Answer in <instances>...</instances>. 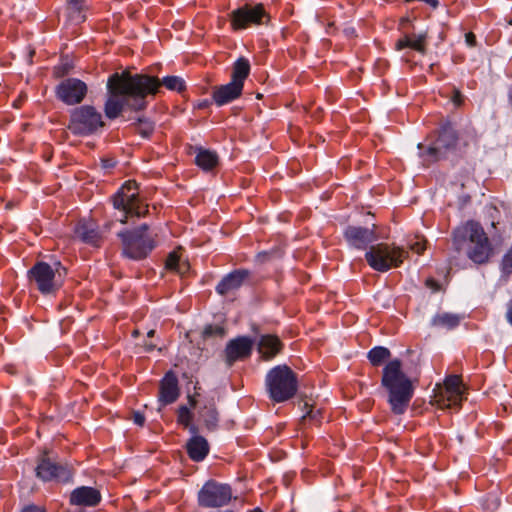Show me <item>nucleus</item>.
I'll list each match as a JSON object with an SVG mask.
<instances>
[{
  "instance_id": "1",
  "label": "nucleus",
  "mask_w": 512,
  "mask_h": 512,
  "mask_svg": "<svg viewBox=\"0 0 512 512\" xmlns=\"http://www.w3.org/2000/svg\"><path fill=\"white\" fill-rule=\"evenodd\" d=\"M155 76L146 74L114 73L107 82L109 96L104 111L108 118H117L125 107L141 110L146 106L145 98L159 90Z\"/></svg>"
},
{
  "instance_id": "2",
  "label": "nucleus",
  "mask_w": 512,
  "mask_h": 512,
  "mask_svg": "<svg viewBox=\"0 0 512 512\" xmlns=\"http://www.w3.org/2000/svg\"><path fill=\"white\" fill-rule=\"evenodd\" d=\"M381 386L387 392V401L395 414H403L414 395L411 379L402 369L399 359L390 360L382 370Z\"/></svg>"
},
{
  "instance_id": "3",
  "label": "nucleus",
  "mask_w": 512,
  "mask_h": 512,
  "mask_svg": "<svg viewBox=\"0 0 512 512\" xmlns=\"http://www.w3.org/2000/svg\"><path fill=\"white\" fill-rule=\"evenodd\" d=\"M453 245L461 251L468 241L467 257L476 264H485L493 256L494 249L486 232L477 221L469 220L453 232Z\"/></svg>"
},
{
  "instance_id": "4",
  "label": "nucleus",
  "mask_w": 512,
  "mask_h": 512,
  "mask_svg": "<svg viewBox=\"0 0 512 512\" xmlns=\"http://www.w3.org/2000/svg\"><path fill=\"white\" fill-rule=\"evenodd\" d=\"M66 268L59 261H39L28 271V279L44 295L55 294L64 283Z\"/></svg>"
},
{
  "instance_id": "5",
  "label": "nucleus",
  "mask_w": 512,
  "mask_h": 512,
  "mask_svg": "<svg viewBox=\"0 0 512 512\" xmlns=\"http://www.w3.org/2000/svg\"><path fill=\"white\" fill-rule=\"evenodd\" d=\"M265 383L270 398L278 403L291 399L298 389L296 374L287 365L272 368L266 375Z\"/></svg>"
},
{
  "instance_id": "6",
  "label": "nucleus",
  "mask_w": 512,
  "mask_h": 512,
  "mask_svg": "<svg viewBox=\"0 0 512 512\" xmlns=\"http://www.w3.org/2000/svg\"><path fill=\"white\" fill-rule=\"evenodd\" d=\"M113 206L119 210L120 216L116 220L125 224L129 216H143L148 212L147 205L139 199V189L135 181H126L112 198Z\"/></svg>"
},
{
  "instance_id": "7",
  "label": "nucleus",
  "mask_w": 512,
  "mask_h": 512,
  "mask_svg": "<svg viewBox=\"0 0 512 512\" xmlns=\"http://www.w3.org/2000/svg\"><path fill=\"white\" fill-rule=\"evenodd\" d=\"M149 227L146 224L138 228L125 231L119 234L123 243V253L130 259L141 260L155 248L156 234L149 233Z\"/></svg>"
},
{
  "instance_id": "8",
  "label": "nucleus",
  "mask_w": 512,
  "mask_h": 512,
  "mask_svg": "<svg viewBox=\"0 0 512 512\" xmlns=\"http://www.w3.org/2000/svg\"><path fill=\"white\" fill-rule=\"evenodd\" d=\"M406 256L407 252L403 249L386 243L371 246L365 254L369 266L379 272L400 266Z\"/></svg>"
},
{
  "instance_id": "9",
  "label": "nucleus",
  "mask_w": 512,
  "mask_h": 512,
  "mask_svg": "<svg viewBox=\"0 0 512 512\" xmlns=\"http://www.w3.org/2000/svg\"><path fill=\"white\" fill-rule=\"evenodd\" d=\"M103 126L101 113L93 106L83 105L71 112L68 129L75 135L87 136Z\"/></svg>"
},
{
  "instance_id": "10",
  "label": "nucleus",
  "mask_w": 512,
  "mask_h": 512,
  "mask_svg": "<svg viewBox=\"0 0 512 512\" xmlns=\"http://www.w3.org/2000/svg\"><path fill=\"white\" fill-rule=\"evenodd\" d=\"M231 499L232 489L230 485L215 480L207 481L199 490L197 496L199 506L205 508H220L226 506Z\"/></svg>"
},
{
  "instance_id": "11",
  "label": "nucleus",
  "mask_w": 512,
  "mask_h": 512,
  "mask_svg": "<svg viewBox=\"0 0 512 512\" xmlns=\"http://www.w3.org/2000/svg\"><path fill=\"white\" fill-rule=\"evenodd\" d=\"M464 386L458 375L448 376L443 385H437L434 401L440 408L459 407L463 400Z\"/></svg>"
},
{
  "instance_id": "12",
  "label": "nucleus",
  "mask_w": 512,
  "mask_h": 512,
  "mask_svg": "<svg viewBox=\"0 0 512 512\" xmlns=\"http://www.w3.org/2000/svg\"><path fill=\"white\" fill-rule=\"evenodd\" d=\"M36 476L43 481L56 480L68 482L72 479L73 471L67 464L55 463L50 458L44 456L36 467Z\"/></svg>"
},
{
  "instance_id": "13",
  "label": "nucleus",
  "mask_w": 512,
  "mask_h": 512,
  "mask_svg": "<svg viewBox=\"0 0 512 512\" xmlns=\"http://www.w3.org/2000/svg\"><path fill=\"white\" fill-rule=\"evenodd\" d=\"M87 91L85 82L77 78H68L56 87V96L67 105H76L84 100Z\"/></svg>"
},
{
  "instance_id": "14",
  "label": "nucleus",
  "mask_w": 512,
  "mask_h": 512,
  "mask_svg": "<svg viewBox=\"0 0 512 512\" xmlns=\"http://www.w3.org/2000/svg\"><path fill=\"white\" fill-rule=\"evenodd\" d=\"M265 11L262 4L244 5L231 13V25L234 30L246 29L252 24H260Z\"/></svg>"
},
{
  "instance_id": "15",
  "label": "nucleus",
  "mask_w": 512,
  "mask_h": 512,
  "mask_svg": "<svg viewBox=\"0 0 512 512\" xmlns=\"http://www.w3.org/2000/svg\"><path fill=\"white\" fill-rule=\"evenodd\" d=\"M252 341L247 337L231 340L225 349L226 361L231 366L235 361L248 357L251 354Z\"/></svg>"
},
{
  "instance_id": "16",
  "label": "nucleus",
  "mask_w": 512,
  "mask_h": 512,
  "mask_svg": "<svg viewBox=\"0 0 512 512\" xmlns=\"http://www.w3.org/2000/svg\"><path fill=\"white\" fill-rule=\"evenodd\" d=\"M101 494L93 487L82 486L74 489L70 494V503L76 506L93 507L100 503Z\"/></svg>"
},
{
  "instance_id": "17",
  "label": "nucleus",
  "mask_w": 512,
  "mask_h": 512,
  "mask_svg": "<svg viewBox=\"0 0 512 512\" xmlns=\"http://www.w3.org/2000/svg\"><path fill=\"white\" fill-rule=\"evenodd\" d=\"M242 90L240 84L230 81L228 84L214 87L212 98L218 106H223L240 97Z\"/></svg>"
},
{
  "instance_id": "18",
  "label": "nucleus",
  "mask_w": 512,
  "mask_h": 512,
  "mask_svg": "<svg viewBox=\"0 0 512 512\" xmlns=\"http://www.w3.org/2000/svg\"><path fill=\"white\" fill-rule=\"evenodd\" d=\"M345 237L351 245L357 248H365L369 243L376 240L373 230L355 226H350L346 229Z\"/></svg>"
},
{
  "instance_id": "19",
  "label": "nucleus",
  "mask_w": 512,
  "mask_h": 512,
  "mask_svg": "<svg viewBox=\"0 0 512 512\" xmlns=\"http://www.w3.org/2000/svg\"><path fill=\"white\" fill-rule=\"evenodd\" d=\"M249 271L245 269L234 270L225 276L216 286V291L221 295H226L241 287L248 278Z\"/></svg>"
},
{
  "instance_id": "20",
  "label": "nucleus",
  "mask_w": 512,
  "mask_h": 512,
  "mask_svg": "<svg viewBox=\"0 0 512 512\" xmlns=\"http://www.w3.org/2000/svg\"><path fill=\"white\" fill-rule=\"evenodd\" d=\"M257 349L264 360H271L282 351L283 343L278 336L266 334L260 336Z\"/></svg>"
},
{
  "instance_id": "21",
  "label": "nucleus",
  "mask_w": 512,
  "mask_h": 512,
  "mask_svg": "<svg viewBox=\"0 0 512 512\" xmlns=\"http://www.w3.org/2000/svg\"><path fill=\"white\" fill-rule=\"evenodd\" d=\"M179 397L178 380L172 373H167L161 381L159 391V402L168 405L175 402Z\"/></svg>"
},
{
  "instance_id": "22",
  "label": "nucleus",
  "mask_w": 512,
  "mask_h": 512,
  "mask_svg": "<svg viewBox=\"0 0 512 512\" xmlns=\"http://www.w3.org/2000/svg\"><path fill=\"white\" fill-rule=\"evenodd\" d=\"M405 48L413 49L424 55L427 50V34H405L395 43V49L400 51Z\"/></svg>"
},
{
  "instance_id": "23",
  "label": "nucleus",
  "mask_w": 512,
  "mask_h": 512,
  "mask_svg": "<svg viewBox=\"0 0 512 512\" xmlns=\"http://www.w3.org/2000/svg\"><path fill=\"white\" fill-rule=\"evenodd\" d=\"M186 449L189 457L193 461L200 462L208 455L209 444L204 437L195 434L187 442Z\"/></svg>"
},
{
  "instance_id": "24",
  "label": "nucleus",
  "mask_w": 512,
  "mask_h": 512,
  "mask_svg": "<svg viewBox=\"0 0 512 512\" xmlns=\"http://www.w3.org/2000/svg\"><path fill=\"white\" fill-rule=\"evenodd\" d=\"M76 235L85 243L99 247L102 243V236L94 223H79L76 228Z\"/></svg>"
},
{
  "instance_id": "25",
  "label": "nucleus",
  "mask_w": 512,
  "mask_h": 512,
  "mask_svg": "<svg viewBox=\"0 0 512 512\" xmlns=\"http://www.w3.org/2000/svg\"><path fill=\"white\" fill-rule=\"evenodd\" d=\"M250 73V63L246 58H239L233 65L231 81L244 86V81Z\"/></svg>"
},
{
  "instance_id": "26",
  "label": "nucleus",
  "mask_w": 512,
  "mask_h": 512,
  "mask_svg": "<svg viewBox=\"0 0 512 512\" xmlns=\"http://www.w3.org/2000/svg\"><path fill=\"white\" fill-rule=\"evenodd\" d=\"M456 142L457 136L455 131L449 127H445L440 131L434 143L446 154L449 149L456 145Z\"/></svg>"
},
{
  "instance_id": "27",
  "label": "nucleus",
  "mask_w": 512,
  "mask_h": 512,
  "mask_svg": "<svg viewBox=\"0 0 512 512\" xmlns=\"http://www.w3.org/2000/svg\"><path fill=\"white\" fill-rule=\"evenodd\" d=\"M196 164L203 170H211L218 164V156L207 149H199L195 158Z\"/></svg>"
},
{
  "instance_id": "28",
  "label": "nucleus",
  "mask_w": 512,
  "mask_h": 512,
  "mask_svg": "<svg viewBox=\"0 0 512 512\" xmlns=\"http://www.w3.org/2000/svg\"><path fill=\"white\" fill-rule=\"evenodd\" d=\"M461 317L457 314L440 313L432 319V325L444 329H453L459 325Z\"/></svg>"
},
{
  "instance_id": "29",
  "label": "nucleus",
  "mask_w": 512,
  "mask_h": 512,
  "mask_svg": "<svg viewBox=\"0 0 512 512\" xmlns=\"http://www.w3.org/2000/svg\"><path fill=\"white\" fill-rule=\"evenodd\" d=\"M418 148L422 150L420 153L421 158L426 164H431L443 158L445 153L435 143L427 147L425 150L423 144H419Z\"/></svg>"
},
{
  "instance_id": "30",
  "label": "nucleus",
  "mask_w": 512,
  "mask_h": 512,
  "mask_svg": "<svg viewBox=\"0 0 512 512\" xmlns=\"http://www.w3.org/2000/svg\"><path fill=\"white\" fill-rule=\"evenodd\" d=\"M200 418L208 430H214L218 423V413L214 404L204 406L200 410Z\"/></svg>"
},
{
  "instance_id": "31",
  "label": "nucleus",
  "mask_w": 512,
  "mask_h": 512,
  "mask_svg": "<svg viewBox=\"0 0 512 512\" xmlns=\"http://www.w3.org/2000/svg\"><path fill=\"white\" fill-rule=\"evenodd\" d=\"M167 270L174 271L178 274H184L188 271L189 265L187 262H181L180 256L176 251L171 252L165 262Z\"/></svg>"
},
{
  "instance_id": "32",
  "label": "nucleus",
  "mask_w": 512,
  "mask_h": 512,
  "mask_svg": "<svg viewBox=\"0 0 512 512\" xmlns=\"http://www.w3.org/2000/svg\"><path fill=\"white\" fill-rule=\"evenodd\" d=\"M391 352L388 348L377 346L368 352V359L373 366H380L383 362L389 359Z\"/></svg>"
},
{
  "instance_id": "33",
  "label": "nucleus",
  "mask_w": 512,
  "mask_h": 512,
  "mask_svg": "<svg viewBox=\"0 0 512 512\" xmlns=\"http://www.w3.org/2000/svg\"><path fill=\"white\" fill-rule=\"evenodd\" d=\"M192 414L189 409L185 406H181L178 409L177 421L179 424L183 425L185 428H189L190 432L196 433L197 428L194 425H191Z\"/></svg>"
},
{
  "instance_id": "34",
  "label": "nucleus",
  "mask_w": 512,
  "mask_h": 512,
  "mask_svg": "<svg viewBox=\"0 0 512 512\" xmlns=\"http://www.w3.org/2000/svg\"><path fill=\"white\" fill-rule=\"evenodd\" d=\"M160 85H163L165 86L167 89L169 90H172V91H182L185 87L184 85V81L178 77V76H167V77H164L162 81H160L158 79Z\"/></svg>"
},
{
  "instance_id": "35",
  "label": "nucleus",
  "mask_w": 512,
  "mask_h": 512,
  "mask_svg": "<svg viewBox=\"0 0 512 512\" xmlns=\"http://www.w3.org/2000/svg\"><path fill=\"white\" fill-rule=\"evenodd\" d=\"M501 270L505 277H509L512 274V247L502 258Z\"/></svg>"
},
{
  "instance_id": "36",
  "label": "nucleus",
  "mask_w": 512,
  "mask_h": 512,
  "mask_svg": "<svg viewBox=\"0 0 512 512\" xmlns=\"http://www.w3.org/2000/svg\"><path fill=\"white\" fill-rule=\"evenodd\" d=\"M224 335H225L224 328L221 326H218V325H209V326L205 327V329L203 331V336L205 338L213 337V336L223 338Z\"/></svg>"
},
{
  "instance_id": "37",
  "label": "nucleus",
  "mask_w": 512,
  "mask_h": 512,
  "mask_svg": "<svg viewBox=\"0 0 512 512\" xmlns=\"http://www.w3.org/2000/svg\"><path fill=\"white\" fill-rule=\"evenodd\" d=\"M410 250L417 254H422L426 249V240L423 237L416 236L409 244Z\"/></svg>"
},
{
  "instance_id": "38",
  "label": "nucleus",
  "mask_w": 512,
  "mask_h": 512,
  "mask_svg": "<svg viewBox=\"0 0 512 512\" xmlns=\"http://www.w3.org/2000/svg\"><path fill=\"white\" fill-rule=\"evenodd\" d=\"M154 130V126L150 121L140 120L138 124V132L143 137H149Z\"/></svg>"
},
{
  "instance_id": "39",
  "label": "nucleus",
  "mask_w": 512,
  "mask_h": 512,
  "mask_svg": "<svg viewBox=\"0 0 512 512\" xmlns=\"http://www.w3.org/2000/svg\"><path fill=\"white\" fill-rule=\"evenodd\" d=\"M305 408H307L306 414L303 416V420L311 419L315 420L316 422H319V418L321 415V411L319 409L315 410L312 405H309L308 403H305Z\"/></svg>"
},
{
  "instance_id": "40",
  "label": "nucleus",
  "mask_w": 512,
  "mask_h": 512,
  "mask_svg": "<svg viewBox=\"0 0 512 512\" xmlns=\"http://www.w3.org/2000/svg\"><path fill=\"white\" fill-rule=\"evenodd\" d=\"M84 0H68V7L71 13L80 12Z\"/></svg>"
},
{
  "instance_id": "41",
  "label": "nucleus",
  "mask_w": 512,
  "mask_h": 512,
  "mask_svg": "<svg viewBox=\"0 0 512 512\" xmlns=\"http://www.w3.org/2000/svg\"><path fill=\"white\" fill-rule=\"evenodd\" d=\"M451 100L455 106H460L463 103L462 93L458 89H454Z\"/></svg>"
},
{
  "instance_id": "42",
  "label": "nucleus",
  "mask_w": 512,
  "mask_h": 512,
  "mask_svg": "<svg viewBox=\"0 0 512 512\" xmlns=\"http://www.w3.org/2000/svg\"><path fill=\"white\" fill-rule=\"evenodd\" d=\"M132 419H133L134 423L139 426H143L145 423V417L140 412H134Z\"/></svg>"
},
{
  "instance_id": "43",
  "label": "nucleus",
  "mask_w": 512,
  "mask_h": 512,
  "mask_svg": "<svg viewBox=\"0 0 512 512\" xmlns=\"http://www.w3.org/2000/svg\"><path fill=\"white\" fill-rule=\"evenodd\" d=\"M465 40L469 46H474L476 44V37L472 32L465 35Z\"/></svg>"
},
{
  "instance_id": "44",
  "label": "nucleus",
  "mask_w": 512,
  "mask_h": 512,
  "mask_svg": "<svg viewBox=\"0 0 512 512\" xmlns=\"http://www.w3.org/2000/svg\"><path fill=\"white\" fill-rule=\"evenodd\" d=\"M22 512H45V510L37 506H27Z\"/></svg>"
},
{
  "instance_id": "45",
  "label": "nucleus",
  "mask_w": 512,
  "mask_h": 512,
  "mask_svg": "<svg viewBox=\"0 0 512 512\" xmlns=\"http://www.w3.org/2000/svg\"><path fill=\"white\" fill-rule=\"evenodd\" d=\"M506 317L508 322L512 325V301L508 304Z\"/></svg>"
},
{
  "instance_id": "46",
  "label": "nucleus",
  "mask_w": 512,
  "mask_h": 512,
  "mask_svg": "<svg viewBox=\"0 0 512 512\" xmlns=\"http://www.w3.org/2000/svg\"><path fill=\"white\" fill-rule=\"evenodd\" d=\"M498 506H499V501L496 498H494V499H492L491 503L487 506V508L490 510H495Z\"/></svg>"
},
{
  "instance_id": "47",
  "label": "nucleus",
  "mask_w": 512,
  "mask_h": 512,
  "mask_svg": "<svg viewBox=\"0 0 512 512\" xmlns=\"http://www.w3.org/2000/svg\"><path fill=\"white\" fill-rule=\"evenodd\" d=\"M426 285L428 287L433 288V289H436V286H437L436 282L433 279H427L426 280Z\"/></svg>"
},
{
  "instance_id": "48",
  "label": "nucleus",
  "mask_w": 512,
  "mask_h": 512,
  "mask_svg": "<svg viewBox=\"0 0 512 512\" xmlns=\"http://www.w3.org/2000/svg\"><path fill=\"white\" fill-rule=\"evenodd\" d=\"M115 165V163L112 161V160H104L103 161V166L105 168H111Z\"/></svg>"
},
{
  "instance_id": "49",
  "label": "nucleus",
  "mask_w": 512,
  "mask_h": 512,
  "mask_svg": "<svg viewBox=\"0 0 512 512\" xmlns=\"http://www.w3.org/2000/svg\"><path fill=\"white\" fill-rule=\"evenodd\" d=\"M508 102H509V105H510V107L512 109V86L508 90Z\"/></svg>"
},
{
  "instance_id": "50",
  "label": "nucleus",
  "mask_w": 512,
  "mask_h": 512,
  "mask_svg": "<svg viewBox=\"0 0 512 512\" xmlns=\"http://www.w3.org/2000/svg\"><path fill=\"white\" fill-rule=\"evenodd\" d=\"M155 331L154 330H150L147 335L148 337H152L154 335Z\"/></svg>"
},
{
  "instance_id": "51",
  "label": "nucleus",
  "mask_w": 512,
  "mask_h": 512,
  "mask_svg": "<svg viewBox=\"0 0 512 512\" xmlns=\"http://www.w3.org/2000/svg\"><path fill=\"white\" fill-rule=\"evenodd\" d=\"M154 348H155V345H147V349H148V350H152V349H154Z\"/></svg>"
},
{
  "instance_id": "52",
  "label": "nucleus",
  "mask_w": 512,
  "mask_h": 512,
  "mask_svg": "<svg viewBox=\"0 0 512 512\" xmlns=\"http://www.w3.org/2000/svg\"><path fill=\"white\" fill-rule=\"evenodd\" d=\"M251 512H262V510H260L259 508H255L254 510H252Z\"/></svg>"
}]
</instances>
